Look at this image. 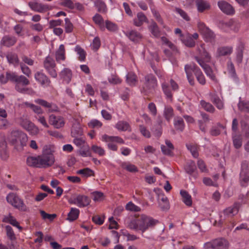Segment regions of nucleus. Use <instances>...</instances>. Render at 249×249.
<instances>
[{
	"mask_svg": "<svg viewBox=\"0 0 249 249\" xmlns=\"http://www.w3.org/2000/svg\"><path fill=\"white\" fill-rule=\"evenodd\" d=\"M217 5L220 9L227 15H233L235 13L234 9L232 6L226 1H219Z\"/></svg>",
	"mask_w": 249,
	"mask_h": 249,
	"instance_id": "4468645a",
	"label": "nucleus"
},
{
	"mask_svg": "<svg viewBox=\"0 0 249 249\" xmlns=\"http://www.w3.org/2000/svg\"><path fill=\"white\" fill-rule=\"evenodd\" d=\"M143 89L146 92H151L157 86L156 78L152 74H148L144 77Z\"/></svg>",
	"mask_w": 249,
	"mask_h": 249,
	"instance_id": "f8f14e48",
	"label": "nucleus"
},
{
	"mask_svg": "<svg viewBox=\"0 0 249 249\" xmlns=\"http://www.w3.org/2000/svg\"><path fill=\"white\" fill-rule=\"evenodd\" d=\"M25 105L26 107L31 108L36 113L41 114L43 112L42 109L39 106H36L33 104H31L28 102H26Z\"/></svg>",
	"mask_w": 249,
	"mask_h": 249,
	"instance_id": "13d9d810",
	"label": "nucleus"
},
{
	"mask_svg": "<svg viewBox=\"0 0 249 249\" xmlns=\"http://www.w3.org/2000/svg\"><path fill=\"white\" fill-rule=\"evenodd\" d=\"M27 137L26 134L18 130H13L9 137V142L18 151H21L26 145Z\"/></svg>",
	"mask_w": 249,
	"mask_h": 249,
	"instance_id": "7ed1b4c3",
	"label": "nucleus"
},
{
	"mask_svg": "<svg viewBox=\"0 0 249 249\" xmlns=\"http://www.w3.org/2000/svg\"><path fill=\"white\" fill-rule=\"evenodd\" d=\"M6 231V234L9 239L12 241L11 245L13 246V249H15L16 247L14 245V241L16 240V235L14 232V231L12 227L9 225L5 227Z\"/></svg>",
	"mask_w": 249,
	"mask_h": 249,
	"instance_id": "473e14b6",
	"label": "nucleus"
},
{
	"mask_svg": "<svg viewBox=\"0 0 249 249\" xmlns=\"http://www.w3.org/2000/svg\"><path fill=\"white\" fill-rule=\"evenodd\" d=\"M94 4L99 12L105 13L107 12V6L105 3L102 0H95Z\"/></svg>",
	"mask_w": 249,
	"mask_h": 249,
	"instance_id": "c9c22d12",
	"label": "nucleus"
},
{
	"mask_svg": "<svg viewBox=\"0 0 249 249\" xmlns=\"http://www.w3.org/2000/svg\"><path fill=\"white\" fill-rule=\"evenodd\" d=\"M204 70L206 74L210 77V78L215 82H217L215 76L213 73L212 68L206 64L203 63L202 65H200Z\"/></svg>",
	"mask_w": 249,
	"mask_h": 249,
	"instance_id": "c756f323",
	"label": "nucleus"
},
{
	"mask_svg": "<svg viewBox=\"0 0 249 249\" xmlns=\"http://www.w3.org/2000/svg\"><path fill=\"white\" fill-rule=\"evenodd\" d=\"M91 195L93 196V200L94 201H101L104 196V194L98 191L92 192Z\"/></svg>",
	"mask_w": 249,
	"mask_h": 249,
	"instance_id": "69168bd1",
	"label": "nucleus"
},
{
	"mask_svg": "<svg viewBox=\"0 0 249 249\" xmlns=\"http://www.w3.org/2000/svg\"><path fill=\"white\" fill-rule=\"evenodd\" d=\"M77 174L83 175L84 177L88 178L91 176H94V171L89 168H85L83 169L78 170L76 172Z\"/></svg>",
	"mask_w": 249,
	"mask_h": 249,
	"instance_id": "58836bf2",
	"label": "nucleus"
},
{
	"mask_svg": "<svg viewBox=\"0 0 249 249\" xmlns=\"http://www.w3.org/2000/svg\"><path fill=\"white\" fill-rule=\"evenodd\" d=\"M121 167L130 172L135 173L138 171V169L135 165L129 163L123 162L121 164Z\"/></svg>",
	"mask_w": 249,
	"mask_h": 249,
	"instance_id": "37998d69",
	"label": "nucleus"
},
{
	"mask_svg": "<svg viewBox=\"0 0 249 249\" xmlns=\"http://www.w3.org/2000/svg\"><path fill=\"white\" fill-rule=\"evenodd\" d=\"M198 28L199 32L204 37L206 41L214 42L215 37L214 33L206 27L204 23L199 22L198 23Z\"/></svg>",
	"mask_w": 249,
	"mask_h": 249,
	"instance_id": "6e6552de",
	"label": "nucleus"
},
{
	"mask_svg": "<svg viewBox=\"0 0 249 249\" xmlns=\"http://www.w3.org/2000/svg\"><path fill=\"white\" fill-rule=\"evenodd\" d=\"M7 142L6 138L4 134H0V155L3 160H6L8 158L6 151Z\"/></svg>",
	"mask_w": 249,
	"mask_h": 249,
	"instance_id": "dca6fc26",
	"label": "nucleus"
},
{
	"mask_svg": "<svg viewBox=\"0 0 249 249\" xmlns=\"http://www.w3.org/2000/svg\"><path fill=\"white\" fill-rule=\"evenodd\" d=\"M126 35L133 41H138L142 37L140 33L135 31H131L127 33Z\"/></svg>",
	"mask_w": 249,
	"mask_h": 249,
	"instance_id": "79ce46f5",
	"label": "nucleus"
},
{
	"mask_svg": "<svg viewBox=\"0 0 249 249\" xmlns=\"http://www.w3.org/2000/svg\"><path fill=\"white\" fill-rule=\"evenodd\" d=\"M65 30L67 33H71L73 29V26L68 18L65 19Z\"/></svg>",
	"mask_w": 249,
	"mask_h": 249,
	"instance_id": "680f3d73",
	"label": "nucleus"
},
{
	"mask_svg": "<svg viewBox=\"0 0 249 249\" xmlns=\"http://www.w3.org/2000/svg\"><path fill=\"white\" fill-rule=\"evenodd\" d=\"M238 107L240 111L249 112V102L240 101L238 104Z\"/></svg>",
	"mask_w": 249,
	"mask_h": 249,
	"instance_id": "de8ad7c7",
	"label": "nucleus"
},
{
	"mask_svg": "<svg viewBox=\"0 0 249 249\" xmlns=\"http://www.w3.org/2000/svg\"><path fill=\"white\" fill-rule=\"evenodd\" d=\"M71 133L73 137H76L78 135H82V131L79 123H75L73 124L71 130Z\"/></svg>",
	"mask_w": 249,
	"mask_h": 249,
	"instance_id": "f704fd0d",
	"label": "nucleus"
},
{
	"mask_svg": "<svg viewBox=\"0 0 249 249\" xmlns=\"http://www.w3.org/2000/svg\"><path fill=\"white\" fill-rule=\"evenodd\" d=\"M174 115L173 109L171 107H166L164 111L165 119L169 121Z\"/></svg>",
	"mask_w": 249,
	"mask_h": 249,
	"instance_id": "8fccbe9b",
	"label": "nucleus"
},
{
	"mask_svg": "<svg viewBox=\"0 0 249 249\" xmlns=\"http://www.w3.org/2000/svg\"><path fill=\"white\" fill-rule=\"evenodd\" d=\"M6 200L15 208L23 212L27 211V208L23 200L16 194L9 193L6 197Z\"/></svg>",
	"mask_w": 249,
	"mask_h": 249,
	"instance_id": "39448f33",
	"label": "nucleus"
},
{
	"mask_svg": "<svg viewBox=\"0 0 249 249\" xmlns=\"http://www.w3.org/2000/svg\"><path fill=\"white\" fill-rule=\"evenodd\" d=\"M183 202L188 206L192 205V197L190 194L185 190H181L180 192Z\"/></svg>",
	"mask_w": 249,
	"mask_h": 249,
	"instance_id": "cd10ccee",
	"label": "nucleus"
},
{
	"mask_svg": "<svg viewBox=\"0 0 249 249\" xmlns=\"http://www.w3.org/2000/svg\"><path fill=\"white\" fill-rule=\"evenodd\" d=\"M35 78L41 85L49 86L51 83V81L49 78L41 72H36L35 74Z\"/></svg>",
	"mask_w": 249,
	"mask_h": 249,
	"instance_id": "aec40b11",
	"label": "nucleus"
},
{
	"mask_svg": "<svg viewBox=\"0 0 249 249\" xmlns=\"http://www.w3.org/2000/svg\"><path fill=\"white\" fill-rule=\"evenodd\" d=\"M20 125L25 129L33 133H37L38 129L27 118L24 116L20 117L18 119Z\"/></svg>",
	"mask_w": 249,
	"mask_h": 249,
	"instance_id": "1a4fd4ad",
	"label": "nucleus"
},
{
	"mask_svg": "<svg viewBox=\"0 0 249 249\" xmlns=\"http://www.w3.org/2000/svg\"><path fill=\"white\" fill-rule=\"evenodd\" d=\"M137 77L133 72H129L126 75V82L131 86H134L137 82Z\"/></svg>",
	"mask_w": 249,
	"mask_h": 249,
	"instance_id": "4c0bfd02",
	"label": "nucleus"
},
{
	"mask_svg": "<svg viewBox=\"0 0 249 249\" xmlns=\"http://www.w3.org/2000/svg\"><path fill=\"white\" fill-rule=\"evenodd\" d=\"M183 43L188 47H193L195 46V41L190 35H188L182 40Z\"/></svg>",
	"mask_w": 249,
	"mask_h": 249,
	"instance_id": "603ef678",
	"label": "nucleus"
},
{
	"mask_svg": "<svg viewBox=\"0 0 249 249\" xmlns=\"http://www.w3.org/2000/svg\"><path fill=\"white\" fill-rule=\"evenodd\" d=\"M188 149L191 152L194 158H197L198 157V146L196 144H190L187 146Z\"/></svg>",
	"mask_w": 249,
	"mask_h": 249,
	"instance_id": "6e6d98bb",
	"label": "nucleus"
},
{
	"mask_svg": "<svg viewBox=\"0 0 249 249\" xmlns=\"http://www.w3.org/2000/svg\"><path fill=\"white\" fill-rule=\"evenodd\" d=\"M150 29L152 34L156 37L160 35V32L157 23L155 22H152L150 26Z\"/></svg>",
	"mask_w": 249,
	"mask_h": 249,
	"instance_id": "09e8293b",
	"label": "nucleus"
},
{
	"mask_svg": "<svg viewBox=\"0 0 249 249\" xmlns=\"http://www.w3.org/2000/svg\"><path fill=\"white\" fill-rule=\"evenodd\" d=\"M91 149L94 153L97 154L100 156H102L105 154V152L104 149L101 147L98 146L96 145H93L91 146Z\"/></svg>",
	"mask_w": 249,
	"mask_h": 249,
	"instance_id": "052dcab7",
	"label": "nucleus"
},
{
	"mask_svg": "<svg viewBox=\"0 0 249 249\" xmlns=\"http://www.w3.org/2000/svg\"><path fill=\"white\" fill-rule=\"evenodd\" d=\"M19 64L22 73L27 77H29L31 74V71L29 68L23 63H20Z\"/></svg>",
	"mask_w": 249,
	"mask_h": 249,
	"instance_id": "e2e57ef3",
	"label": "nucleus"
},
{
	"mask_svg": "<svg viewBox=\"0 0 249 249\" xmlns=\"http://www.w3.org/2000/svg\"><path fill=\"white\" fill-rule=\"evenodd\" d=\"M174 125L177 130L182 131L184 127V122L180 117H177L175 119Z\"/></svg>",
	"mask_w": 249,
	"mask_h": 249,
	"instance_id": "49530a36",
	"label": "nucleus"
},
{
	"mask_svg": "<svg viewBox=\"0 0 249 249\" xmlns=\"http://www.w3.org/2000/svg\"><path fill=\"white\" fill-rule=\"evenodd\" d=\"M6 58L10 64H13L14 66H17L19 64V60L18 55L15 53H8L6 54Z\"/></svg>",
	"mask_w": 249,
	"mask_h": 249,
	"instance_id": "bb28decb",
	"label": "nucleus"
},
{
	"mask_svg": "<svg viewBox=\"0 0 249 249\" xmlns=\"http://www.w3.org/2000/svg\"><path fill=\"white\" fill-rule=\"evenodd\" d=\"M185 71L189 83L192 86L194 85L195 82L192 73V71H193L192 64L186 65L185 66Z\"/></svg>",
	"mask_w": 249,
	"mask_h": 249,
	"instance_id": "c85d7f7f",
	"label": "nucleus"
},
{
	"mask_svg": "<svg viewBox=\"0 0 249 249\" xmlns=\"http://www.w3.org/2000/svg\"><path fill=\"white\" fill-rule=\"evenodd\" d=\"M49 123L56 128H60L64 125V119L60 116L51 115L49 117Z\"/></svg>",
	"mask_w": 249,
	"mask_h": 249,
	"instance_id": "f3484780",
	"label": "nucleus"
},
{
	"mask_svg": "<svg viewBox=\"0 0 249 249\" xmlns=\"http://www.w3.org/2000/svg\"><path fill=\"white\" fill-rule=\"evenodd\" d=\"M162 88L167 98L172 100V94L167 84L164 83L162 84Z\"/></svg>",
	"mask_w": 249,
	"mask_h": 249,
	"instance_id": "bf43d9fd",
	"label": "nucleus"
},
{
	"mask_svg": "<svg viewBox=\"0 0 249 249\" xmlns=\"http://www.w3.org/2000/svg\"><path fill=\"white\" fill-rule=\"evenodd\" d=\"M43 66L49 75L53 78H56L57 72L55 69L56 64L54 59L50 56H48L43 61Z\"/></svg>",
	"mask_w": 249,
	"mask_h": 249,
	"instance_id": "0eeeda50",
	"label": "nucleus"
},
{
	"mask_svg": "<svg viewBox=\"0 0 249 249\" xmlns=\"http://www.w3.org/2000/svg\"><path fill=\"white\" fill-rule=\"evenodd\" d=\"M75 51L79 55V60L80 61H84L86 58V54L85 51L79 46H77L75 47Z\"/></svg>",
	"mask_w": 249,
	"mask_h": 249,
	"instance_id": "4d7b16f0",
	"label": "nucleus"
},
{
	"mask_svg": "<svg viewBox=\"0 0 249 249\" xmlns=\"http://www.w3.org/2000/svg\"><path fill=\"white\" fill-rule=\"evenodd\" d=\"M28 5L32 10L39 13H43L49 10L48 6L38 3L36 1L29 2Z\"/></svg>",
	"mask_w": 249,
	"mask_h": 249,
	"instance_id": "2eb2a0df",
	"label": "nucleus"
},
{
	"mask_svg": "<svg viewBox=\"0 0 249 249\" xmlns=\"http://www.w3.org/2000/svg\"><path fill=\"white\" fill-rule=\"evenodd\" d=\"M232 52L231 47L224 46L219 47L217 51V57L228 55L231 54Z\"/></svg>",
	"mask_w": 249,
	"mask_h": 249,
	"instance_id": "393cba45",
	"label": "nucleus"
},
{
	"mask_svg": "<svg viewBox=\"0 0 249 249\" xmlns=\"http://www.w3.org/2000/svg\"><path fill=\"white\" fill-rule=\"evenodd\" d=\"M158 223V220L145 214H141L131 220L128 224V228L135 231H141L143 233L148 229L153 228Z\"/></svg>",
	"mask_w": 249,
	"mask_h": 249,
	"instance_id": "f03ea898",
	"label": "nucleus"
},
{
	"mask_svg": "<svg viewBox=\"0 0 249 249\" xmlns=\"http://www.w3.org/2000/svg\"><path fill=\"white\" fill-rule=\"evenodd\" d=\"M55 58L57 62H59L61 60L64 61L65 60V49L64 45H60L59 49L55 52Z\"/></svg>",
	"mask_w": 249,
	"mask_h": 249,
	"instance_id": "b1692460",
	"label": "nucleus"
},
{
	"mask_svg": "<svg viewBox=\"0 0 249 249\" xmlns=\"http://www.w3.org/2000/svg\"><path fill=\"white\" fill-rule=\"evenodd\" d=\"M93 20L96 24H97L100 26L103 25L104 24L103 18L102 17L98 14H96L93 17Z\"/></svg>",
	"mask_w": 249,
	"mask_h": 249,
	"instance_id": "774afa93",
	"label": "nucleus"
},
{
	"mask_svg": "<svg viewBox=\"0 0 249 249\" xmlns=\"http://www.w3.org/2000/svg\"><path fill=\"white\" fill-rule=\"evenodd\" d=\"M228 69L231 76L234 78H236V74L234 66L231 62H229L228 64Z\"/></svg>",
	"mask_w": 249,
	"mask_h": 249,
	"instance_id": "338daca9",
	"label": "nucleus"
},
{
	"mask_svg": "<svg viewBox=\"0 0 249 249\" xmlns=\"http://www.w3.org/2000/svg\"><path fill=\"white\" fill-rule=\"evenodd\" d=\"M196 52L197 55L195 56V59L199 65L211 61V55L205 48L204 44H201L198 46L197 48Z\"/></svg>",
	"mask_w": 249,
	"mask_h": 249,
	"instance_id": "423d86ee",
	"label": "nucleus"
},
{
	"mask_svg": "<svg viewBox=\"0 0 249 249\" xmlns=\"http://www.w3.org/2000/svg\"><path fill=\"white\" fill-rule=\"evenodd\" d=\"M240 183L243 187H245L249 181V171L248 164L244 162L242 164V171L240 173Z\"/></svg>",
	"mask_w": 249,
	"mask_h": 249,
	"instance_id": "ddd939ff",
	"label": "nucleus"
},
{
	"mask_svg": "<svg viewBox=\"0 0 249 249\" xmlns=\"http://www.w3.org/2000/svg\"><path fill=\"white\" fill-rule=\"evenodd\" d=\"M60 76L69 83L71 80L72 77V72L71 70L68 68H65L60 73Z\"/></svg>",
	"mask_w": 249,
	"mask_h": 249,
	"instance_id": "72a5a7b5",
	"label": "nucleus"
},
{
	"mask_svg": "<svg viewBox=\"0 0 249 249\" xmlns=\"http://www.w3.org/2000/svg\"><path fill=\"white\" fill-rule=\"evenodd\" d=\"M200 105L207 112L213 113L215 111L214 107L210 103L206 102L204 100L200 101Z\"/></svg>",
	"mask_w": 249,
	"mask_h": 249,
	"instance_id": "a18cd8bd",
	"label": "nucleus"
},
{
	"mask_svg": "<svg viewBox=\"0 0 249 249\" xmlns=\"http://www.w3.org/2000/svg\"><path fill=\"white\" fill-rule=\"evenodd\" d=\"M8 78L10 81L14 83L15 84V89L18 92L24 93L28 90V89L25 87L29 85L30 81L25 76L22 75H18L15 72L12 74H8Z\"/></svg>",
	"mask_w": 249,
	"mask_h": 249,
	"instance_id": "20e7f679",
	"label": "nucleus"
},
{
	"mask_svg": "<svg viewBox=\"0 0 249 249\" xmlns=\"http://www.w3.org/2000/svg\"><path fill=\"white\" fill-rule=\"evenodd\" d=\"M116 128L119 130L126 131L130 130V125L124 121H119L116 124Z\"/></svg>",
	"mask_w": 249,
	"mask_h": 249,
	"instance_id": "ea45409f",
	"label": "nucleus"
},
{
	"mask_svg": "<svg viewBox=\"0 0 249 249\" xmlns=\"http://www.w3.org/2000/svg\"><path fill=\"white\" fill-rule=\"evenodd\" d=\"M40 213L43 219H48L50 221H53L57 216L56 214L54 213H47L43 210H40Z\"/></svg>",
	"mask_w": 249,
	"mask_h": 249,
	"instance_id": "3c124183",
	"label": "nucleus"
},
{
	"mask_svg": "<svg viewBox=\"0 0 249 249\" xmlns=\"http://www.w3.org/2000/svg\"><path fill=\"white\" fill-rule=\"evenodd\" d=\"M35 102L36 103L42 106V107L49 108V112H52L59 111V108L56 105L49 103L43 99H38L36 100Z\"/></svg>",
	"mask_w": 249,
	"mask_h": 249,
	"instance_id": "a211bd4d",
	"label": "nucleus"
},
{
	"mask_svg": "<svg viewBox=\"0 0 249 249\" xmlns=\"http://www.w3.org/2000/svg\"><path fill=\"white\" fill-rule=\"evenodd\" d=\"M139 130L141 133V134L144 137L149 138L151 137L150 132L146 128L145 126L143 125H139Z\"/></svg>",
	"mask_w": 249,
	"mask_h": 249,
	"instance_id": "0e129e2a",
	"label": "nucleus"
},
{
	"mask_svg": "<svg viewBox=\"0 0 249 249\" xmlns=\"http://www.w3.org/2000/svg\"><path fill=\"white\" fill-rule=\"evenodd\" d=\"M80 211L78 209L71 208V211L68 214L67 219L70 221L76 220L79 214Z\"/></svg>",
	"mask_w": 249,
	"mask_h": 249,
	"instance_id": "e433bc0d",
	"label": "nucleus"
},
{
	"mask_svg": "<svg viewBox=\"0 0 249 249\" xmlns=\"http://www.w3.org/2000/svg\"><path fill=\"white\" fill-rule=\"evenodd\" d=\"M196 168L195 162L191 161L188 162L185 166L186 172L190 174H192L196 170Z\"/></svg>",
	"mask_w": 249,
	"mask_h": 249,
	"instance_id": "c03bdc74",
	"label": "nucleus"
},
{
	"mask_svg": "<svg viewBox=\"0 0 249 249\" xmlns=\"http://www.w3.org/2000/svg\"><path fill=\"white\" fill-rule=\"evenodd\" d=\"M241 204L239 202H235L231 207H228L223 211L225 217L233 216L236 214L239 210Z\"/></svg>",
	"mask_w": 249,
	"mask_h": 249,
	"instance_id": "6ab92c4d",
	"label": "nucleus"
},
{
	"mask_svg": "<svg viewBox=\"0 0 249 249\" xmlns=\"http://www.w3.org/2000/svg\"><path fill=\"white\" fill-rule=\"evenodd\" d=\"M193 71L196 76L198 82L201 85H204L206 83V79L200 70L195 64H192Z\"/></svg>",
	"mask_w": 249,
	"mask_h": 249,
	"instance_id": "412c9836",
	"label": "nucleus"
},
{
	"mask_svg": "<svg viewBox=\"0 0 249 249\" xmlns=\"http://www.w3.org/2000/svg\"><path fill=\"white\" fill-rule=\"evenodd\" d=\"M211 101L219 109H222L224 107V105L222 101L216 96L212 97Z\"/></svg>",
	"mask_w": 249,
	"mask_h": 249,
	"instance_id": "864d4df0",
	"label": "nucleus"
},
{
	"mask_svg": "<svg viewBox=\"0 0 249 249\" xmlns=\"http://www.w3.org/2000/svg\"><path fill=\"white\" fill-rule=\"evenodd\" d=\"M17 39L15 37L5 36H3L0 41L2 45L9 47L13 46L16 42Z\"/></svg>",
	"mask_w": 249,
	"mask_h": 249,
	"instance_id": "5701e85b",
	"label": "nucleus"
},
{
	"mask_svg": "<svg viewBox=\"0 0 249 249\" xmlns=\"http://www.w3.org/2000/svg\"><path fill=\"white\" fill-rule=\"evenodd\" d=\"M103 140L107 142H116L119 143H124V141L121 137L118 136H109L107 135H104L102 136Z\"/></svg>",
	"mask_w": 249,
	"mask_h": 249,
	"instance_id": "2f4dec72",
	"label": "nucleus"
},
{
	"mask_svg": "<svg viewBox=\"0 0 249 249\" xmlns=\"http://www.w3.org/2000/svg\"><path fill=\"white\" fill-rule=\"evenodd\" d=\"M195 2L197 10L199 12H203L210 8L211 6L209 3L205 0H196Z\"/></svg>",
	"mask_w": 249,
	"mask_h": 249,
	"instance_id": "4be33fe9",
	"label": "nucleus"
},
{
	"mask_svg": "<svg viewBox=\"0 0 249 249\" xmlns=\"http://www.w3.org/2000/svg\"><path fill=\"white\" fill-rule=\"evenodd\" d=\"M90 198L84 195H78L73 199L69 200L70 204L77 205L79 207H84L88 206L90 203Z\"/></svg>",
	"mask_w": 249,
	"mask_h": 249,
	"instance_id": "9d476101",
	"label": "nucleus"
},
{
	"mask_svg": "<svg viewBox=\"0 0 249 249\" xmlns=\"http://www.w3.org/2000/svg\"><path fill=\"white\" fill-rule=\"evenodd\" d=\"M54 151V146L53 145H45L43 148L41 155L36 157H28L26 160V163L28 166L36 168L50 167L55 161L53 156Z\"/></svg>",
	"mask_w": 249,
	"mask_h": 249,
	"instance_id": "f257e3e1",
	"label": "nucleus"
},
{
	"mask_svg": "<svg viewBox=\"0 0 249 249\" xmlns=\"http://www.w3.org/2000/svg\"><path fill=\"white\" fill-rule=\"evenodd\" d=\"M159 206L162 211H167L170 208L169 203L167 197L163 196L159 202Z\"/></svg>",
	"mask_w": 249,
	"mask_h": 249,
	"instance_id": "a19ab883",
	"label": "nucleus"
},
{
	"mask_svg": "<svg viewBox=\"0 0 249 249\" xmlns=\"http://www.w3.org/2000/svg\"><path fill=\"white\" fill-rule=\"evenodd\" d=\"M206 248H210L213 249H228L229 244L227 240L223 238L216 239L212 242L205 244Z\"/></svg>",
	"mask_w": 249,
	"mask_h": 249,
	"instance_id": "9b49d317",
	"label": "nucleus"
},
{
	"mask_svg": "<svg viewBox=\"0 0 249 249\" xmlns=\"http://www.w3.org/2000/svg\"><path fill=\"white\" fill-rule=\"evenodd\" d=\"M232 142L234 147L238 149H240L242 146L243 137L241 134H236L232 135Z\"/></svg>",
	"mask_w": 249,
	"mask_h": 249,
	"instance_id": "a878e982",
	"label": "nucleus"
},
{
	"mask_svg": "<svg viewBox=\"0 0 249 249\" xmlns=\"http://www.w3.org/2000/svg\"><path fill=\"white\" fill-rule=\"evenodd\" d=\"M3 222L9 223L14 226L17 227L19 230H22V227L19 226L18 222L10 214L8 216H5L3 219Z\"/></svg>",
	"mask_w": 249,
	"mask_h": 249,
	"instance_id": "7c9ffc66",
	"label": "nucleus"
},
{
	"mask_svg": "<svg viewBox=\"0 0 249 249\" xmlns=\"http://www.w3.org/2000/svg\"><path fill=\"white\" fill-rule=\"evenodd\" d=\"M125 209L129 211L138 212L141 211V208L135 205L132 202H128L125 206Z\"/></svg>",
	"mask_w": 249,
	"mask_h": 249,
	"instance_id": "5fc2aeb1",
	"label": "nucleus"
}]
</instances>
